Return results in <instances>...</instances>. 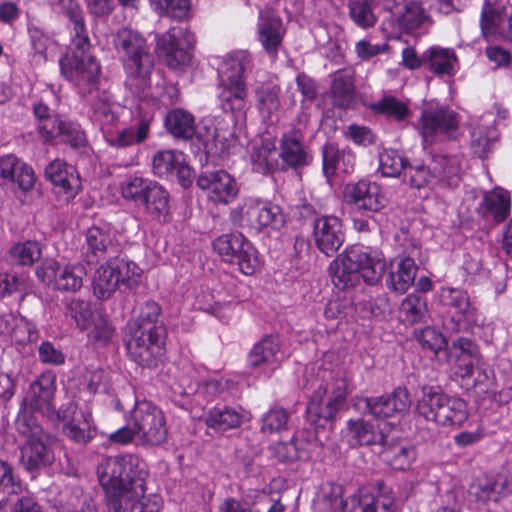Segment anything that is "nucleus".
Wrapping results in <instances>:
<instances>
[{
  "instance_id": "obj_34",
  "label": "nucleus",
  "mask_w": 512,
  "mask_h": 512,
  "mask_svg": "<svg viewBox=\"0 0 512 512\" xmlns=\"http://www.w3.org/2000/svg\"><path fill=\"white\" fill-rule=\"evenodd\" d=\"M416 274L417 266L414 259L396 258L390 264L387 286L398 294H404L414 284Z\"/></svg>"
},
{
  "instance_id": "obj_20",
  "label": "nucleus",
  "mask_w": 512,
  "mask_h": 512,
  "mask_svg": "<svg viewBox=\"0 0 512 512\" xmlns=\"http://www.w3.org/2000/svg\"><path fill=\"white\" fill-rule=\"evenodd\" d=\"M343 199L359 210L378 212L386 206L387 200L376 182L360 180L348 183L343 191Z\"/></svg>"
},
{
  "instance_id": "obj_44",
  "label": "nucleus",
  "mask_w": 512,
  "mask_h": 512,
  "mask_svg": "<svg viewBox=\"0 0 512 512\" xmlns=\"http://www.w3.org/2000/svg\"><path fill=\"white\" fill-rule=\"evenodd\" d=\"M280 87L276 78L269 77L267 80L258 82L254 93L257 102V108L264 117H270L278 110Z\"/></svg>"
},
{
  "instance_id": "obj_17",
  "label": "nucleus",
  "mask_w": 512,
  "mask_h": 512,
  "mask_svg": "<svg viewBox=\"0 0 512 512\" xmlns=\"http://www.w3.org/2000/svg\"><path fill=\"white\" fill-rule=\"evenodd\" d=\"M36 274L45 285L57 290L76 292L83 285L86 269L81 263L60 264L55 260H46Z\"/></svg>"
},
{
  "instance_id": "obj_9",
  "label": "nucleus",
  "mask_w": 512,
  "mask_h": 512,
  "mask_svg": "<svg viewBox=\"0 0 512 512\" xmlns=\"http://www.w3.org/2000/svg\"><path fill=\"white\" fill-rule=\"evenodd\" d=\"M141 281V269L127 259L113 258L100 265L93 277V292L98 299H108L122 287L133 289Z\"/></svg>"
},
{
  "instance_id": "obj_27",
  "label": "nucleus",
  "mask_w": 512,
  "mask_h": 512,
  "mask_svg": "<svg viewBox=\"0 0 512 512\" xmlns=\"http://www.w3.org/2000/svg\"><path fill=\"white\" fill-rule=\"evenodd\" d=\"M351 503L361 512H396V500L389 487H365L351 497Z\"/></svg>"
},
{
  "instance_id": "obj_7",
  "label": "nucleus",
  "mask_w": 512,
  "mask_h": 512,
  "mask_svg": "<svg viewBox=\"0 0 512 512\" xmlns=\"http://www.w3.org/2000/svg\"><path fill=\"white\" fill-rule=\"evenodd\" d=\"M15 425L25 439L20 447V464L30 472L51 465L54 461L51 437L37 423L35 416L25 411L19 413Z\"/></svg>"
},
{
  "instance_id": "obj_35",
  "label": "nucleus",
  "mask_w": 512,
  "mask_h": 512,
  "mask_svg": "<svg viewBox=\"0 0 512 512\" xmlns=\"http://www.w3.org/2000/svg\"><path fill=\"white\" fill-rule=\"evenodd\" d=\"M0 176L17 183L23 191L30 190L36 180L33 169L14 155H5L0 158Z\"/></svg>"
},
{
  "instance_id": "obj_28",
  "label": "nucleus",
  "mask_w": 512,
  "mask_h": 512,
  "mask_svg": "<svg viewBox=\"0 0 512 512\" xmlns=\"http://www.w3.org/2000/svg\"><path fill=\"white\" fill-rule=\"evenodd\" d=\"M388 429H390V424L385 421H380L377 427H375L373 424L362 419L349 420L345 437L352 447L375 444L384 445Z\"/></svg>"
},
{
  "instance_id": "obj_14",
  "label": "nucleus",
  "mask_w": 512,
  "mask_h": 512,
  "mask_svg": "<svg viewBox=\"0 0 512 512\" xmlns=\"http://www.w3.org/2000/svg\"><path fill=\"white\" fill-rule=\"evenodd\" d=\"M454 374L473 387L487 386L488 374L478 346L467 338H459L452 344Z\"/></svg>"
},
{
  "instance_id": "obj_3",
  "label": "nucleus",
  "mask_w": 512,
  "mask_h": 512,
  "mask_svg": "<svg viewBox=\"0 0 512 512\" xmlns=\"http://www.w3.org/2000/svg\"><path fill=\"white\" fill-rule=\"evenodd\" d=\"M116 444L134 443L142 448L163 446L168 439V427L164 412L150 401H137L127 418V424L109 434Z\"/></svg>"
},
{
  "instance_id": "obj_29",
  "label": "nucleus",
  "mask_w": 512,
  "mask_h": 512,
  "mask_svg": "<svg viewBox=\"0 0 512 512\" xmlns=\"http://www.w3.org/2000/svg\"><path fill=\"white\" fill-rule=\"evenodd\" d=\"M45 176L54 186L61 189L67 199L74 198L81 189L77 170L61 159H55L46 166Z\"/></svg>"
},
{
  "instance_id": "obj_33",
  "label": "nucleus",
  "mask_w": 512,
  "mask_h": 512,
  "mask_svg": "<svg viewBox=\"0 0 512 512\" xmlns=\"http://www.w3.org/2000/svg\"><path fill=\"white\" fill-rule=\"evenodd\" d=\"M249 419V414L240 407L216 406L207 412L205 423L211 429L225 432L238 428Z\"/></svg>"
},
{
  "instance_id": "obj_11",
  "label": "nucleus",
  "mask_w": 512,
  "mask_h": 512,
  "mask_svg": "<svg viewBox=\"0 0 512 512\" xmlns=\"http://www.w3.org/2000/svg\"><path fill=\"white\" fill-rule=\"evenodd\" d=\"M61 74L76 89L86 96L97 89L101 66L89 51L70 50L59 60Z\"/></svg>"
},
{
  "instance_id": "obj_2",
  "label": "nucleus",
  "mask_w": 512,
  "mask_h": 512,
  "mask_svg": "<svg viewBox=\"0 0 512 512\" xmlns=\"http://www.w3.org/2000/svg\"><path fill=\"white\" fill-rule=\"evenodd\" d=\"M165 125L177 138L190 139L196 135L206 153L220 159L239 153L243 146L235 135L232 120L219 117L204 119L196 129L194 116L176 108L167 113Z\"/></svg>"
},
{
  "instance_id": "obj_19",
  "label": "nucleus",
  "mask_w": 512,
  "mask_h": 512,
  "mask_svg": "<svg viewBox=\"0 0 512 512\" xmlns=\"http://www.w3.org/2000/svg\"><path fill=\"white\" fill-rule=\"evenodd\" d=\"M197 186L216 205L230 204L239 193L236 179L225 170L202 173L197 179Z\"/></svg>"
},
{
  "instance_id": "obj_49",
  "label": "nucleus",
  "mask_w": 512,
  "mask_h": 512,
  "mask_svg": "<svg viewBox=\"0 0 512 512\" xmlns=\"http://www.w3.org/2000/svg\"><path fill=\"white\" fill-rule=\"evenodd\" d=\"M220 87L219 98L224 111L236 112L244 110L247 99L245 82L220 83Z\"/></svg>"
},
{
  "instance_id": "obj_39",
  "label": "nucleus",
  "mask_w": 512,
  "mask_h": 512,
  "mask_svg": "<svg viewBox=\"0 0 512 512\" xmlns=\"http://www.w3.org/2000/svg\"><path fill=\"white\" fill-rule=\"evenodd\" d=\"M494 122L493 115L486 113L471 123V144L479 157L486 156L491 143L497 138Z\"/></svg>"
},
{
  "instance_id": "obj_63",
  "label": "nucleus",
  "mask_w": 512,
  "mask_h": 512,
  "mask_svg": "<svg viewBox=\"0 0 512 512\" xmlns=\"http://www.w3.org/2000/svg\"><path fill=\"white\" fill-rule=\"evenodd\" d=\"M70 20L73 23V36H72V48L71 50H84L90 52V42L87 35L83 12L77 13L76 16H70Z\"/></svg>"
},
{
  "instance_id": "obj_24",
  "label": "nucleus",
  "mask_w": 512,
  "mask_h": 512,
  "mask_svg": "<svg viewBox=\"0 0 512 512\" xmlns=\"http://www.w3.org/2000/svg\"><path fill=\"white\" fill-rule=\"evenodd\" d=\"M512 493V474L498 473L477 478L469 488V494L479 502H497Z\"/></svg>"
},
{
  "instance_id": "obj_40",
  "label": "nucleus",
  "mask_w": 512,
  "mask_h": 512,
  "mask_svg": "<svg viewBox=\"0 0 512 512\" xmlns=\"http://www.w3.org/2000/svg\"><path fill=\"white\" fill-rule=\"evenodd\" d=\"M251 55L245 50L227 54L219 67L220 83L245 82L244 73L251 66Z\"/></svg>"
},
{
  "instance_id": "obj_1",
  "label": "nucleus",
  "mask_w": 512,
  "mask_h": 512,
  "mask_svg": "<svg viewBox=\"0 0 512 512\" xmlns=\"http://www.w3.org/2000/svg\"><path fill=\"white\" fill-rule=\"evenodd\" d=\"M100 484L106 491L107 512H159L158 497H145L147 463L133 454L105 458L97 469Z\"/></svg>"
},
{
  "instance_id": "obj_13",
  "label": "nucleus",
  "mask_w": 512,
  "mask_h": 512,
  "mask_svg": "<svg viewBox=\"0 0 512 512\" xmlns=\"http://www.w3.org/2000/svg\"><path fill=\"white\" fill-rule=\"evenodd\" d=\"M165 328L128 329L126 349L129 357L142 367L157 366L165 351Z\"/></svg>"
},
{
  "instance_id": "obj_31",
  "label": "nucleus",
  "mask_w": 512,
  "mask_h": 512,
  "mask_svg": "<svg viewBox=\"0 0 512 512\" xmlns=\"http://www.w3.org/2000/svg\"><path fill=\"white\" fill-rule=\"evenodd\" d=\"M510 207L511 197L509 192L502 188H495L482 194L476 211L484 217H492L500 222L509 216Z\"/></svg>"
},
{
  "instance_id": "obj_52",
  "label": "nucleus",
  "mask_w": 512,
  "mask_h": 512,
  "mask_svg": "<svg viewBox=\"0 0 512 512\" xmlns=\"http://www.w3.org/2000/svg\"><path fill=\"white\" fill-rule=\"evenodd\" d=\"M274 456L283 462L307 460L310 458L308 443L293 438L289 442H279L273 447Z\"/></svg>"
},
{
  "instance_id": "obj_59",
  "label": "nucleus",
  "mask_w": 512,
  "mask_h": 512,
  "mask_svg": "<svg viewBox=\"0 0 512 512\" xmlns=\"http://www.w3.org/2000/svg\"><path fill=\"white\" fill-rule=\"evenodd\" d=\"M407 162L395 150H384L379 154V171L385 177H398L405 172Z\"/></svg>"
},
{
  "instance_id": "obj_21",
  "label": "nucleus",
  "mask_w": 512,
  "mask_h": 512,
  "mask_svg": "<svg viewBox=\"0 0 512 512\" xmlns=\"http://www.w3.org/2000/svg\"><path fill=\"white\" fill-rule=\"evenodd\" d=\"M411 399L405 388H396L389 396H380L375 398H357L355 406L364 408L376 419L382 420L393 417L396 414L408 410Z\"/></svg>"
},
{
  "instance_id": "obj_50",
  "label": "nucleus",
  "mask_w": 512,
  "mask_h": 512,
  "mask_svg": "<svg viewBox=\"0 0 512 512\" xmlns=\"http://www.w3.org/2000/svg\"><path fill=\"white\" fill-rule=\"evenodd\" d=\"M114 238L112 226L104 222L94 224L86 232L87 246L94 254L106 252L113 245Z\"/></svg>"
},
{
  "instance_id": "obj_57",
  "label": "nucleus",
  "mask_w": 512,
  "mask_h": 512,
  "mask_svg": "<svg viewBox=\"0 0 512 512\" xmlns=\"http://www.w3.org/2000/svg\"><path fill=\"white\" fill-rule=\"evenodd\" d=\"M42 254L41 246L36 241H26L14 245L9 255L13 263L30 266L40 259Z\"/></svg>"
},
{
  "instance_id": "obj_45",
  "label": "nucleus",
  "mask_w": 512,
  "mask_h": 512,
  "mask_svg": "<svg viewBox=\"0 0 512 512\" xmlns=\"http://www.w3.org/2000/svg\"><path fill=\"white\" fill-rule=\"evenodd\" d=\"M447 394L434 387H425L422 395L417 401L416 410L418 415L427 421H438V414L441 413Z\"/></svg>"
},
{
  "instance_id": "obj_43",
  "label": "nucleus",
  "mask_w": 512,
  "mask_h": 512,
  "mask_svg": "<svg viewBox=\"0 0 512 512\" xmlns=\"http://www.w3.org/2000/svg\"><path fill=\"white\" fill-rule=\"evenodd\" d=\"M278 152L274 141L261 139L253 141L250 159L255 171L266 174L278 166Z\"/></svg>"
},
{
  "instance_id": "obj_46",
  "label": "nucleus",
  "mask_w": 512,
  "mask_h": 512,
  "mask_svg": "<svg viewBox=\"0 0 512 512\" xmlns=\"http://www.w3.org/2000/svg\"><path fill=\"white\" fill-rule=\"evenodd\" d=\"M157 184L158 182L149 178L133 175L120 183V192L125 200L141 206Z\"/></svg>"
},
{
  "instance_id": "obj_47",
  "label": "nucleus",
  "mask_w": 512,
  "mask_h": 512,
  "mask_svg": "<svg viewBox=\"0 0 512 512\" xmlns=\"http://www.w3.org/2000/svg\"><path fill=\"white\" fill-rule=\"evenodd\" d=\"M440 300L444 305L454 309L458 321H473L474 308L465 291L456 288H442Z\"/></svg>"
},
{
  "instance_id": "obj_37",
  "label": "nucleus",
  "mask_w": 512,
  "mask_h": 512,
  "mask_svg": "<svg viewBox=\"0 0 512 512\" xmlns=\"http://www.w3.org/2000/svg\"><path fill=\"white\" fill-rule=\"evenodd\" d=\"M278 157L283 162V167L298 168L311 162L309 150L302 144L296 132L283 135L281 138Z\"/></svg>"
},
{
  "instance_id": "obj_25",
  "label": "nucleus",
  "mask_w": 512,
  "mask_h": 512,
  "mask_svg": "<svg viewBox=\"0 0 512 512\" xmlns=\"http://www.w3.org/2000/svg\"><path fill=\"white\" fill-rule=\"evenodd\" d=\"M153 173L158 177L176 175L183 187L191 184L192 172L185 163L184 154L175 150H162L152 159Z\"/></svg>"
},
{
  "instance_id": "obj_55",
  "label": "nucleus",
  "mask_w": 512,
  "mask_h": 512,
  "mask_svg": "<svg viewBox=\"0 0 512 512\" xmlns=\"http://www.w3.org/2000/svg\"><path fill=\"white\" fill-rule=\"evenodd\" d=\"M67 315L75 322L76 326L81 330L88 329L92 322L95 321V315L97 313L93 312L91 309V305L88 301L73 298L71 299L67 305Z\"/></svg>"
},
{
  "instance_id": "obj_26",
  "label": "nucleus",
  "mask_w": 512,
  "mask_h": 512,
  "mask_svg": "<svg viewBox=\"0 0 512 512\" xmlns=\"http://www.w3.org/2000/svg\"><path fill=\"white\" fill-rule=\"evenodd\" d=\"M62 418L63 432L72 441L85 444L93 438L94 427L89 411L70 403L63 411Z\"/></svg>"
},
{
  "instance_id": "obj_58",
  "label": "nucleus",
  "mask_w": 512,
  "mask_h": 512,
  "mask_svg": "<svg viewBox=\"0 0 512 512\" xmlns=\"http://www.w3.org/2000/svg\"><path fill=\"white\" fill-rule=\"evenodd\" d=\"M150 4L161 16L182 20L189 14L190 0H150Z\"/></svg>"
},
{
  "instance_id": "obj_36",
  "label": "nucleus",
  "mask_w": 512,
  "mask_h": 512,
  "mask_svg": "<svg viewBox=\"0 0 512 512\" xmlns=\"http://www.w3.org/2000/svg\"><path fill=\"white\" fill-rule=\"evenodd\" d=\"M403 0H385V6L395 16L399 28L405 32H411L419 28L427 19L423 8L416 2L399 5Z\"/></svg>"
},
{
  "instance_id": "obj_53",
  "label": "nucleus",
  "mask_w": 512,
  "mask_h": 512,
  "mask_svg": "<svg viewBox=\"0 0 512 512\" xmlns=\"http://www.w3.org/2000/svg\"><path fill=\"white\" fill-rule=\"evenodd\" d=\"M429 66L436 74H452L457 62L453 50L433 47L427 52Z\"/></svg>"
},
{
  "instance_id": "obj_60",
  "label": "nucleus",
  "mask_w": 512,
  "mask_h": 512,
  "mask_svg": "<svg viewBox=\"0 0 512 512\" xmlns=\"http://www.w3.org/2000/svg\"><path fill=\"white\" fill-rule=\"evenodd\" d=\"M32 49L34 51L33 60L36 64L45 62L48 53L53 51L55 47L54 41L46 35L43 31L37 28H32L29 31Z\"/></svg>"
},
{
  "instance_id": "obj_54",
  "label": "nucleus",
  "mask_w": 512,
  "mask_h": 512,
  "mask_svg": "<svg viewBox=\"0 0 512 512\" xmlns=\"http://www.w3.org/2000/svg\"><path fill=\"white\" fill-rule=\"evenodd\" d=\"M348 8L350 18L358 27L367 29L376 24L372 0H349Z\"/></svg>"
},
{
  "instance_id": "obj_42",
  "label": "nucleus",
  "mask_w": 512,
  "mask_h": 512,
  "mask_svg": "<svg viewBox=\"0 0 512 512\" xmlns=\"http://www.w3.org/2000/svg\"><path fill=\"white\" fill-rule=\"evenodd\" d=\"M170 195L159 183L140 206L148 219L166 223L170 219Z\"/></svg>"
},
{
  "instance_id": "obj_10",
  "label": "nucleus",
  "mask_w": 512,
  "mask_h": 512,
  "mask_svg": "<svg viewBox=\"0 0 512 512\" xmlns=\"http://www.w3.org/2000/svg\"><path fill=\"white\" fill-rule=\"evenodd\" d=\"M404 178L409 185L421 189L430 184L456 187L460 182V160L457 156H434L427 167L421 163L408 164Z\"/></svg>"
},
{
  "instance_id": "obj_56",
  "label": "nucleus",
  "mask_w": 512,
  "mask_h": 512,
  "mask_svg": "<svg viewBox=\"0 0 512 512\" xmlns=\"http://www.w3.org/2000/svg\"><path fill=\"white\" fill-rule=\"evenodd\" d=\"M161 313L160 306L154 302L149 301L141 306L138 316L129 321L127 329H141L144 327L154 328H165L162 324L158 323V318Z\"/></svg>"
},
{
  "instance_id": "obj_22",
  "label": "nucleus",
  "mask_w": 512,
  "mask_h": 512,
  "mask_svg": "<svg viewBox=\"0 0 512 512\" xmlns=\"http://www.w3.org/2000/svg\"><path fill=\"white\" fill-rule=\"evenodd\" d=\"M313 237L318 249L326 256H332L344 242L341 220L336 216H322L315 220Z\"/></svg>"
},
{
  "instance_id": "obj_23",
  "label": "nucleus",
  "mask_w": 512,
  "mask_h": 512,
  "mask_svg": "<svg viewBox=\"0 0 512 512\" xmlns=\"http://www.w3.org/2000/svg\"><path fill=\"white\" fill-rule=\"evenodd\" d=\"M55 389V378L51 375H41L31 384L29 395L23 400L19 413L25 411L34 416L32 412L37 411L44 415H50L54 412L52 400Z\"/></svg>"
},
{
  "instance_id": "obj_8",
  "label": "nucleus",
  "mask_w": 512,
  "mask_h": 512,
  "mask_svg": "<svg viewBox=\"0 0 512 512\" xmlns=\"http://www.w3.org/2000/svg\"><path fill=\"white\" fill-rule=\"evenodd\" d=\"M349 393V383L345 376L332 378L314 391L306 408L307 420L316 428L331 426Z\"/></svg>"
},
{
  "instance_id": "obj_18",
  "label": "nucleus",
  "mask_w": 512,
  "mask_h": 512,
  "mask_svg": "<svg viewBox=\"0 0 512 512\" xmlns=\"http://www.w3.org/2000/svg\"><path fill=\"white\" fill-rule=\"evenodd\" d=\"M457 114L434 102L425 104L418 129L425 142L432 143L440 134L454 136L458 128Z\"/></svg>"
},
{
  "instance_id": "obj_4",
  "label": "nucleus",
  "mask_w": 512,
  "mask_h": 512,
  "mask_svg": "<svg viewBox=\"0 0 512 512\" xmlns=\"http://www.w3.org/2000/svg\"><path fill=\"white\" fill-rule=\"evenodd\" d=\"M125 108L103 94L92 105L91 120L103 134L108 145L116 148L144 142L150 133V119L147 117L134 120L130 126L119 128L118 124Z\"/></svg>"
},
{
  "instance_id": "obj_16",
  "label": "nucleus",
  "mask_w": 512,
  "mask_h": 512,
  "mask_svg": "<svg viewBox=\"0 0 512 512\" xmlns=\"http://www.w3.org/2000/svg\"><path fill=\"white\" fill-rule=\"evenodd\" d=\"M156 52L171 68H178L190 61V49L194 45V36L183 27H172L156 35Z\"/></svg>"
},
{
  "instance_id": "obj_15",
  "label": "nucleus",
  "mask_w": 512,
  "mask_h": 512,
  "mask_svg": "<svg viewBox=\"0 0 512 512\" xmlns=\"http://www.w3.org/2000/svg\"><path fill=\"white\" fill-rule=\"evenodd\" d=\"M213 248L224 261L236 263L245 275H253L260 266L256 249L240 233L219 236L214 240Z\"/></svg>"
},
{
  "instance_id": "obj_12",
  "label": "nucleus",
  "mask_w": 512,
  "mask_h": 512,
  "mask_svg": "<svg viewBox=\"0 0 512 512\" xmlns=\"http://www.w3.org/2000/svg\"><path fill=\"white\" fill-rule=\"evenodd\" d=\"M234 223L250 231L261 232L265 229H279L284 224V215L280 206L261 198L247 197L232 210Z\"/></svg>"
},
{
  "instance_id": "obj_30",
  "label": "nucleus",
  "mask_w": 512,
  "mask_h": 512,
  "mask_svg": "<svg viewBox=\"0 0 512 512\" xmlns=\"http://www.w3.org/2000/svg\"><path fill=\"white\" fill-rule=\"evenodd\" d=\"M285 34L282 20L272 11H261L257 24V37L265 51L275 56Z\"/></svg>"
},
{
  "instance_id": "obj_61",
  "label": "nucleus",
  "mask_w": 512,
  "mask_h": 512,
  "mask_svg": "<svg viewBox=\"0 0 512 512\" xmlns=\"http://www.w3.org/2000/svg\"><path fill=\"white\" fill-rule=\"evenodd\" d=\"M417 454L413 447L398 446L385 451V458L395 470H406L416 460Z\"/></svg>"
},
{
  "instance_id": "obj_64",
  "label": "nucleus",
  "mask_w": 512,
  "mask_h": 512,
  "mask_svg": "<svg viewBox=\"0 0 512 512\" xmlns=\"http://www.w3.org/2000/svg\"><path fill=\"white\" fill-rule=\"evenodd\" d=\"M60 127L61 131L59 132V136L62 137L64 142L68 143L74 148H79L86 144L85 132L81 129L79 124L72 121L63 120V123Z\"/></svg>"
},
{
  "instance_id": "obj_41",
  "label": "nucleus",
  "mask_w": 512,
  "mask_h": 512,
  "mask_svg": "<svg viewBox=\"0 0 512 512\" xmlns=\"http://www.w3.org/2000/svg\"><path fill=\"white\" fill-rule=\"evenodd\" d=\"M344 491L340 484L323 483L312 503V512H345Z\"/></svg>"
},
{
  "instance_id": "obj_51",
  "label": "nucleus",
  "mask_w": 512,
  "mask_h": 512,
  "mask_svg": "<svg viewBox=\"0 0 512 512\" xmlns=\"http://www.w3.org/2000/svg\"><path fill=\"white\" fill-rule=\"evenodd\" d=\"M484 35H498L512 43V6L487 21H481Z\"/></svg>"
},
{
  "instance_id": "obj_32",
  "label": "nucleus",
  "mask_w": 512,
  "mask_h": 512,
  "mask_svg": "<svg viewBox=\"0 0 512 512\" xmlns=\"http://www.w3.org/2000/svg\"><path fill=\"white\" fill-rule=\"evenodd\" d=\"M282 357L279 338L265 336L253 346L248 355V363L251 367H267L273 371Z\"/></svg>"
},
{
  "instance_id": "obj_38",
  "label": "nucleus",
  "mask_w": 512,
  "mask_h": 512,
  "mask_svg": "<svg viewBox=\"0 0 512 512\" xmlns=\"http://www.w3.org/2000/svg\"><path fill=\"white\" fill-rule=\"evenodd\" d=\"M330 97L335 107H352L355 101V84L354 73L351 70H340L333 75Z\"/></svg>"
},
{
  "instance_id": "obj_5",
  "label": "nucleus",
  "mask_w": 512,
  "mask_h": 512,
  "mask_svg": "<svg viewBox=\"0 0 512 512\" xmlns=\"http://www.w3.org/2000/svg\"><path fill=\"white\" fill-rule=\"evenodd\" d=\"M385 266L381 252L363 246H352L331 263L332 282L338 289L343 290L356 286L361 279L374 285L381 280Z\"/></svg>"
},
{
  "instance_id": "obj_62",
  "label": "nucleus",
  "mask_w": 512,
  "mask_h": 512,
  "mask_svg": "<svg viewBox=\"0 0 512 512\" xmlns=\"http://www.w3.org/2000/svg\"><path fill=\"white\" fill-rule=\"evenodd\" d=\"M400 312L404 316L406 322L411 324L422 320L426 312V302L422 297L416 294H409L402 301Z\"/></svg>"
},
{
  "instance_id": "obj_6",
  "label": "nucleus",
  "mask_w": 512,
  "mask_h": 512,
  "mask_svg": "<svg viewBox=\"0 0 512 512\" xmlns=\"http://www.w3.org/2000/svg\"><path fill=\"white\" fill-rule=\"evenodd\" d=\"M115 50L123 61L126 86L138 96H147L154 60L146 39L137 31L122 28L113 38Z\"/></svg>"
},
{
  "instance_id": "obj_48",
  "label": "nucleus",
  "mask_w": 512,
  "mask_h": 512,
  "mask_svg": "<svg viewBox=\"0 0 512 512\" xmlns=\"http://www.w3.org/2000/svg\"><path fill=\"white\" fill-rule=\"evenodd\" d=\"M467 418V403L459 397L447 395L436 424L443 427H459Z\"/></svg>"
}]
</instances>
